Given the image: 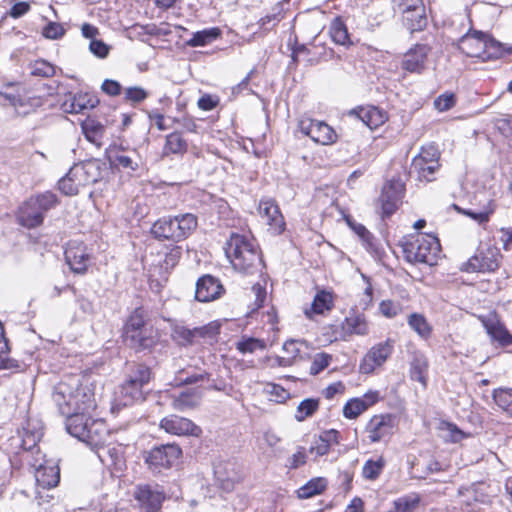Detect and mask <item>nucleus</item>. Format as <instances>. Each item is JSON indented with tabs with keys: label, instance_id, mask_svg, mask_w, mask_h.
<instances>
[{
	"label": "nucleus",
	"instance_id": "obj_1",
	"mask_svg": "<svg viewBox=\"0 0 512 512\" xmlns=\"http://www.w3.org/2000/svg\"><path fill=\"white\" fill-rule=\"evenodd\" d=\"M399 246L407 262L434 265L440 252L437 237L431 234H414L403 237Z\"/></svg>",
	"mask_w": 512,
	"mask_h": 512
},
{
	"label": "nucleus",
	"instance_id": "obj_2",
	"mask_svg": "<svg viewBox=\"0 0 512 512\" xmlns=\"http://www.w3.org/2000/svg\"><path fill=\"white\" fill-rule=\"evenodd\" d=\"M103 164L98 160H89L75 164L68 173L58 182L59 190L67 195L74 196L80 187L95 184L102 178Z\"/></svg>",
	"mask_w": 512,
	"mask_h": 512
},
{
	"label": "nucleus",
	"instance_id": "obj_3",
	"mask_svg": "<svg viewBox=\"0 0 512 512\" xmlns=\"http://www.w3.org/2000/svg\"><path fill=\"white\" fill-rule=\"evenodd\" d=\"M225 254L234 269L247 272L260 261L255 241L238 233L231 234L226 242Z\"/></svg>",
	"mask_w": 512,
	"mask_h": 512
},
{
	"label": "nucleus",
	"instance_id": "obj_4",
	"mask_svg": "<svg viewBox=\"0 0 512 512\" xmlns=\"http://www.w3.org/2000/svg\"><path fill=\"white\" fill-rule=\"evenodd\" d=\"M56 205L57 196L50 191L31 196L19 206L17 221L27 229L39 227L45 214Z\"/></svg>",
	"mask_w": 512,
	"mask_h": 512
},
{
	"label": "nucleus",
	"instance_id": "obj_5",
	"mask_svg": "<svg viewBox=\"0 0 512 512\" xmlns=\"http://www.w3.org/2000/svg\"><path fill=\"white\" fill-rule=\"evenodd\" d=\"M147 313L143 308H136L125 325L126 341L136 349H148L155 343L152 330L146 327Z\"/></svg>",
	"mask_w": 512,
	"mask_h": 512
},
{
	"label": "nucleus",
	"instance_id": "obj_6",
	"mask_svg": "<svg viewBox=\"0 0 512 512\" xmlns=\"http://www.w3.org/2000/svg\"><path fill=\"white\" fill-rule=\"evenodd\" d=\"M182 455L181 448L176 444H164L144 452V462L148 469L159 474L170 469Z\"/></svg>",
	"mask_w": 512,
	"mask_h": 512
},
{
	"label": "nucleus",
	"instance_id": "obj_7",
	"mask_svg": "<svg viewBox=\"0 0 512 512\" xmlns=\"http://www.w3.org/2000/svg\"><path fill=\"white\" fill-rule=\"evenodd\" d=\"M440 152L435 145L422 147L411 163V173H416L419 180L430 182L434 173L439 169Z\"/></svg>",
	"mask_w": 512,
	"mask_h": 512
},
{
	"label": "nucleus",
	"instance_id": "obj_8",
	"mask_svg": "<svg viewBox=\"0 0 512 512\" xmlns=\"http://www.w3.org/2000/svg\"><path fill=\"white\" fill-rule=\"evenodd\" d=\"M500 251L495 247L479 250L462 265V270L472 272H494L499 267Z\"/></svg>",
	"mask_w": 512,
	"mask_h": 512
},
{
	"label": "nucleus",
	"instance_id": "obj_9",
	"mask_svg": "<svg viewBox=\"0 0 512 512\" xmlns=\"http://www.w3.org/2000/svg\"><path fill=\"white\" fill-rule=\"evenodd\" d=\"M133 496L140 512H157L165 499L164 491L157 485H138Z\"/></svg>",
	"mask_w": 512,
	"mask_h": 512
},
{
	"label": "nucleus",
	"instance_id": "obj_10",
	"mask_svg": "<svg viewBox=\"0 0 512 512\" xmlns=\"http://www.w3.org/2000/svg\"><path fill=\"white\" fill-rule=\"evenodd\" d=\"M394 350V341L387 339L372 346L363 357L359 371L362 374H371L377 367H381Z\"/></svg>",
	"mask_w": 512,
	"mask_h": 512
},
{
	"label": "nucleus",
	"instance_id": "obj_11",
	"mask_svg": "<svg viewBox=\"0 0 512 512\" xmlns=\"http://www.w3.org/2000/svg\"><path fill=\"white\" fill-rule=\"evenodd\" d=\"M300 131L309 136L314 142L322 145H330L336 141L337 135L333 128L325 122L314 119H301Z\"/></svg>",
	"mask_w": 512,
	"mask_h": 512
},
{
	"label": "nucleus",
	"instance_id": "obj_12",
	"mask_svg": "<svg viewBox=\"0 0 512 512\" xmlns=\"http://www.w3.org/2000/svg\"><path fill=\"white\" fill-rule=\"evenodd\" d=\"M404 25L411 32L422 30L427 23L425 7L422 0H407L399 4Z\"/></svg>",
	"mask_w": 512,
	"mask_h": 512
},
{
	"label": "nucleus",
	"instance_id": "obj_13",
	"mask_svg": "<svg viewBox=\"0 0 512 512\" xmlns=\"http://www.w3.org/2000/svg\"><path fill=\"white\" fill-rule=\"evenodd\" d=\"M160 429L168 434L176 436H194L199 437L202 429L193 423L190 419L178 415H169L161 419Z\"/></svg>",
	"mask_w": 512,
	"mask_h": 512
},
{
	"label": "nucleus",
	"instance_id": "obj_14",
	"mask_svg": "<svg viewBox=\"0 0 512 512\" xmlns=\"http://www.w3.org/2000/svg\"><path fill=\"white\" fill-rule=\"evenodd\" d=\"M79 386V378L69 377L67 380L61 381L53 393V401L58 406L62 415L72 413V400L75 389Z\"/></svg>",
	"mask_w": 512,
	"mask_h": 512
},
{
	"label": "nucleus",
	"instance_id": "obj_15",
	"mask_svg": "<svg viewBox=\"0 0 512 512\" xmlns=\"http://www.w3.org/2000/svg\"><path fill=\"white\" fill-rule=\"evenodd\" d=\"M96 455L103 465L113 473L122 472L126 468L123 447L118 444H107L98 448Z\"/></svg>",
	"mask_w": 512,
	"mask_h": 512
},
{
	"label": "nucleus",
	"instance_id": "obj_16",
	"mask_svg": "<svg viewBox=\"0 0 512 512\" xmlns=\"http://www.w3.org/2000/svg\"><path fill=\"white\" fill-rule=\"evenodd\" d=\"M214 475L221 488L230 491L241 479L238 466L230 460H220L214 464Z\"/></svg>",
	"mask_w": 512,
	"mask_h": 512
},
{
	"label": "nucleus",
	"instance_id": "obj_17",
	"mask_svg": "<svg viewBox=\"0 0 512 512\" xmlns=\"http://www.w3.org/2000/svg\"><path fill=\"white\" fill-rule=\"evenodd\" d=\"M430 50V47L426 44H416L404 54L401 62L402 69L410 73L420 74L425 69Z\"/></svg>",
	"mask_w": 512,
	"mask_h": 512
},
{
	"label": "nucleus",
	"instance_id": "obj_18",
	"mask_svg": "<svg viewBox=\"0 0 512 512\" xmlns=\"http://www.w3.org/2000/svg\"><path fill=\"white\" fill-rule=\"evenodd\" d=\"M403 186L398 182H389L382 188L378 204L381 206L382 216L392 215L398 208L402 197Z\"/></svg>",
	"mask_w": 512,
	"mask_h": 512
},
{
	"label": "nucleus",
	"instance_id": "obj_19",
	"mask_svg": "<svg viewBox=\"0 0 512 512\" xmlns=\"http://www.w3.org/2000/svg\"><path fill=\"white\" fill-rule=\"evenodd\" d=\"M223 292L224 288L219 279L204 275L196 283L195 298L199 302H210L219 298Z\"/></svg>",
	"mask_w": 512,
	"mask_h": 512
},
{
	"label": "nucleus",
	"instance_id": "obj_20",
	"mask_svg": "<svg viewBox=\"0 0 512 512\" xmlns=\"http://www.w3.org/2000/svg\"><path fill=\"white\" fill-rule=\"evenodd\" d=\"M65 260L74 273L84 274L87 271L90 256L85 246L70 242L65 250Z\"/></svg>",
	"mask_w": 512,
	"mask_h": 512
},
{
	"label": "nucleus",
	"instance_id": "obj_21",
	"mask_svg": "<svg viewBox=\"0 0 512 512\" xmlns=\"http://www.w3.org/2000/svg\"><path fill=\"white\" fill-rule=\"evenodd\" d=\"M486 34L478 31L468 32L459 39L458 47L468 57L481 59L486 47Z\"/></svg>",
	"mask_w": 512,
	"mask_h": 512
},
{
	"label": "nucleus",
	"instance_id": "obj_22",
	"mask_svg": "<svg viewBox=\"0 0 512 512\" xmlns=\"http://www.w3.org/2000/svg\"><path fill=\"white\" fill-rule=\"evenodd\" d=\"M394 419L391 415H375L368 424L369 439L371 442H379L392 434Z\"/></svg>",
	"mask_w": 512,
	"mask_h": 512
},
{
	"label": "nucleus",
	"instance_id": "obj_23",
	"mask_svg": "<svg viewBox=\"0 0 512 512\" xmlns=\"http://www.w3.org/2000/svg\"><path fill=\"white\" fill-rule=\"evenodd\" d=\"M259 213L262 218L271 226L276 233H281L284 229V219L278 205L272 200H262L259 203Z\"/></svg>",
	"mask_w": 512,
	"mask_h": 512
},
{
	"label": "nucleus",
	"instance_id": "obj_24",
	"mask_svg": "<svg viewBox=\"0 0 512 512\" xmlns=\"http://www.w3.org/2000/svg\"><path fill=\"white\" fill-rule=\"evenodd\" d=\"M109 437V431L103 420L92 419L83 442L91 446L95 451L103 446Z\"/></svg>",
	"mask_w": 512,
	"mask_h": 512
},
{
	"label": "nucleus",
	"instance_id": "obj_25",
	"mask_svg": "<svg viewBox=\"0 0 512 512\" xmlns=\"http://www.w3.org/2000/svg\"><path fill=\"white\" fill-rule=\"evenodd\" d=\"M96 407L93 391L87 386L79 382V386L75 389L72 400V413H88Z\"/></svg>",
	"mask_w": 512,
	"mask_h": 512
},
{
	"label": "nucleus",
	"instance_id": "obj_26",
	"mask_svg": "<svg viewBox=\"0 0 512 512\" xmlns=\"http://www.w3.org/2000/svg\"><path fill=\"white\" fill-rule=\"evenodd\" d=\"M59 468L54 465H40L35 471L37 493L39 489H51L59 483Z\"/></svg>",
	"mask_w": 512,
	"mask_h": 512
},
{
	"label": "nucleus",
	"instance_id": "obj_27",
	"mask_svg": "<svg viewBox=\"0 0 512 512\" xmlns=\"http://www.w3.org/2000/svg\"><path fill=\"white\" fill-rule=\"evenodd\" d=\"M176 223V216L174 218L163 217L153 224L151 233L157 239H167L178 242L180 241V237L178 235V227Z\"/></svg>",
	"mask_w": 512,
	"mask_h": 512
},
{
	"label": "nucleus",
	"instance_id": "obj_28",
	"mask_svg": "<svg viewBox=\"0 0 512 512\" xmlns=\"http://www.w3.org/2000/svg\"><path fill=\"white\" fill-rule=\"evenodd\" d=\"M66 416L67 432L80 441H83L92 418L87 417L86 413L80 412H74Z\"/></svg>",
	"mask_w": 512,
	"mask_h": 512
},
{
	"label": "nucleus",
	"instance_id": "obj_29",
	"mask_svg": "<svg viewBox=\"0 0 512 512\" xmlns=\"http://www.w3.org/2000/svg\"><path fill=\"white\" fill-rule=\"evenodd\" d=\"M81 128L89 142L93 143L97 147L102 146V139L105 135L106 128L101 122L94 118L87 117L82 121Z\"/></svg>",
	"mask_w": 512,
	"mask_h": 512
},
{
	"label": "nucleus",
	"instance_id": "obj_30",
	"mask_svg": "<svg viewBox=\"0 0 512 512\" xmlns=\"http://www.w3.org/2000/svg\"><path fill=\"white\" fill-rule=\"evenodd\" d=\"M483 325L488 335L501 346H509L512 344V335L498 320L490 318L484 320Z\"/></svg>",
	"mask_w": 512,
	"mask_h": 512
},
{
	"label": "nucleus",
	"instance_id": "obj_31",
	"mask_svg": "<svg viewBox=\"0 0 512 512\" xmlns=\"http://www.w3.org/2000/svg\"><path fill=\"white\" fill-rule=\"evenodd\" d=\"M343 336L359 335L364 336L369 332V326L364 316L351 315L346 317L341 324Z\"/></svg>",
	"mask_w": 512,
	"mask_h": 512
},
{
	"label": "nucleus",
	"instance_id": "obj_32",
	"mask_svg": "<svg viewBox=\"0 0 512 512\" xmlns=\"http://www.w3.org/2000/svg\"><path fill=\"white\" fill-rule=\"evenodd\" d=\"M201 400V393L196 389H190L180 393L172 400L173 409L184 412L197 407Z\"/></svg>",
	"mask_w": 512,
	"mask_h": 512
},
{
	"label": "nucleus",
	"instance_id": "obj_33",
	"mask_svg": "<svg viewBox=\"0 0 512 512\" xmlns=\"http://www.w3.org/2000/svg\"><path fill=\"white\" fill-rule=\"evenodd\" d=\"M142 386L131 380H126L119 388V397L123 405H131L144 399Z\"/></svg>",
	"mask_w": 512,
	"mask_h": 512
},
{
	"label": "nucleus",
	"instance_id": "obj_34",
	"mask_svg": "<svg viewBox=\"0 0 512 512\" xmlns=\"http://www.w3.org/2000/svg\"><path fill=\"white\" fill-rule=\"evenodd\" d=\"M428 362L423 354L415 353L410 365V377L424 386L426 385V375Z\"/></svg>",
	"mask_w": 512,
	"mask_h": 512
},
{
	"label": "nucleus",
	"instance_id": "obj_35",
	"mask_svg": "<svg viewBox=\"0 0 512 512\" xmlns=\"http://www.w3.org/2000/svg\"><path fill=\"white\" fill-rule=\"evenodd\" d=\"M358 116L370 129H375L386 121L385 114L376 107L361 108Z\"/></svg>",
	"mask_w": 512,
	"mask_h": 512
},
{
	"label": "nucleus",
	"instance_id": "obj_36",
	"mask_svg": "<svg viewBox=\"0 0 512 512\" xmlns=\"http://www.w3.org/2000/svg\"><path fill=\"white\" fill-rule=\"evenodd\" d=\"M327 486V480L323 477L311 479L297 490L300 499H308L322 493Z\"/></svg>",
	"mask_w": 512,
	"mask_h": 512
},
{
	"label": "nucleus",
	"instance_id": "obj_37",
	"mask_svg": "<svg viewBox=\"0 0 512 512\" xmlns=\"http://www.w3.org/2000/svg\"><path fill=\"white\" fill-rule=\"evenodd\" d=\"M221 32L219 28H210L202 31L195 32L191 39L186 44L189 47H200L205 46L220 36Z\"/></svg>",
	"mask_w": 512,
	"mask_h": 512
},
{
	"label": "nucleus",
	"instance_id": "obj_38",
	"mask_svg": "<svg viewBox=\"0 0 512 512\" xmlns=\"http://www.w3.org/2000/svg\"><path fill=\"white\" fill-rule=\"evenodd\" d=\"M178 235L180 241L186 239L197 227V217L194 214L186 213L176 216Z\"/></svg>",
	"mask_w": 512,
	"mask_h": 512
},
{
	"label": "nucleus",
	"instance_id": "obj_39",
	"mask_svg": "<svg viewBox=\"0 0 512 512\" xmlns=\"http://www.w3.org/2000/svg\"><path fill=\"white\" fill-rule=\"evenodd\" d=\"M408 324L420 337L426 339L431 335L432 328L422 314L412 313L408 316Z\"/></svg>",
	"mask_w": 512,
	"mask_h": 512
},
{
	"label": "nucleus",
	"instance_id": "obj_40",
	"mask_svg": "<svg viewBox=\"0 0 512 512\" xmlns=\"http://www.w3.org/2000/svg\"><path fill=\"white\" fill-rule=\"evenodd\" d=\"M187 150V143L178 132L170 133L166 136V143L164 146L165 154H183Z\"/></svg>",
	"mask_w": 512,
	"mask_h": 512
},
{
	"label": "nucleus",
	"instance_id": "obj_41",
	"mask_svg": "<svg viewBox=\"0 0 512 512\" xmlns=\"http://www.w3.org/2000/svg\"><path fill=\"white\" fill-rule=\"evenodd\" d=\"M330 35L332 40L339 45H350L352 44L347 27L340 19H335L330 25Z\"/></svg>",
	"mask_w": 512,
	"mask_h": 512
},
{
	"label": "nucleus",
	"instance_id": "obj_42",
	"mask_svg": "<svg viewBox=\"0 0 512 512\" xmlns=\"http://www.w3.org/2000/svg\"><path fill=\"white\" fill-rule=\"evenodd\" d=\"M385 466V460L383 457H379L377 460H367L362 468V475L367 480H376Z\"/></svg>",
	"mask_w": 512,
	"mask_h": 512
},
{
	"label": "nucleus",
	"instance_id": "obj_43",
	"mask_svg": "<svg viewBox=\"0 0 512 512\" xmlns=\"http://www.w3.org/2000/svg\"><path fill=\"white\" fill-rule=\"evenodd\" d=\"M497 406L512 417V389H498L493 393Z\"/></svg>",
	"mask_w": 512,
	"mask_h": 512
},
{
	"label": "nucleus",
	"instance_id": "obj_44",
	"mask_svg": "<svg viewBox=\"0 0 512 512\" xmlns=\"http://www.w3.org/2000/svg\"><path fill=\"white\" fill-rule=\"evenodd\" d=\"M319 407L317 399L308 398L300 402L297 407L295 418L297 421H304L306 418L312 416Z\"/></svg>",
	"mask_w": 512,
	"mask_h": 512
},
{
	"label": "nucleus",
	"instance_id": "obj_45",
	"mask_svg": "<svg viewBox=\"0 0 512 512\" xmlns=\"http://www.w3.org/2000/svg\"><path fill=\"white\" fill-rule=\"evenodd\" d=\"M332 295L326 291L318 292L313 300L311 310L316 314H322L332 308Z\"/></svg>",
	"mask_w": 512,
	"mask_h": 512
},
{
	"label": "nucleus",
	"instance_id": "obj_46",
	"mask_svg": "<svg viewBox=\"0 0 512 512\" xmlns=\"http://www.w3.org/2000/svg\"><path fill=\"white\" fill-rule=\"evenodd\" d=\"M8 349V342L4 335V328L0 322V370L19 368V363L17 360L2 356V354L6 353Z\"/></svg>",
	"mask_w": 512,
	"mask_h": 512
},
{
	"label": "nucleus",
	"instance_id": "obj_47",
	"mask_svg": "<svg viewBox=\"0 0 512 512\" xmlns=\"http://www.w3.org/2000/svg\"><path fill=\"white\" fill-rule=\"evenodd\" d=\"M172 336L182 346H191L197 342L195 329H188L184 326H176Z\"/></svg>",
	"mask_w": 512,
	"mask_h": 512
},
{
	"label": "nucleus",
	"instance_id": "obj_48",
	"mask_svg": "<svg viewBox=\"0 0 512 512\" xmlns=\"http://www.w3.org/2000/svg\"><path fill=\"white\" fill-rule=\"evenodd\" d=\"M98 100L88 94H79L73 98L71 103V113H82L86 109L94 108Z\"/></svg>",
	"mask_w": 512,
	"mask_h": 512
},
{
	"label": "nucleus",
	"instance_id": "obj_49",
	"mask_svg": "<svg viewBox=\"0 0 512 512\" xmlns=\"http://www.w3.org/2000/svg\"><path fill=\"white\" fill-rule=\"evenodd\" d=\"M485 44L486 47L484 48L483 55H481V60L487 61L491 59H498L503 55L504 50L502 44L491 39L488 35L486 36Z\"/></svg>",
	"mask_w": 512,
	"mask_h": 512
},
{
	"label": "nucleus",
	"instance_id": "obj_50",
	"mask_svg": "<svg viewBox=\"0 0 512 512\" xmlns=\"http://www.w3.org/2000/svg\"><path fill=\"white\" fill-rule=\"evenodd\" d=\"M110 162L123 169L131 171H135L139 166L137 160L134 157L122 152H116L112 157H110Z\"/></svg>",
	"mask_w": 512,
	"mask_h": 512
},
{
	"label": "nucleus",
	"instance_id": "obj_51",
	"mask_svg": "<svg viewBox=\"0 0 512 512\" xmlns=\"http://www.w3.org/2000/svg\"><path fill=\"white\" fill-rule=\"evenodd\" d=\"M417 495H406L394 501L395 512H413L419 504Z\"/></svg>",
	"mask_w": 512,
	"mask_h": 512
},
{
	"label": "nucleus",
	"instance_id": "obj_52",
	"mask_svg": "<svg viewBox=\"0 0 512 512\" xmlns=\"http://www.w3.org/2000/svg\"><path fill=\"white\" fill-rule=\"evenodd\" d=\"M150 369L143 364L134 365V369L127 380H131L140 386H144L150 380Z\"/></svg>",
	"mask_w": 512,
	"mask_h": 512
},
{
	"label": "nucleus",
	"instance_id": "obj_53",
	"mask_svg": "<svg viewBox=\"0 0 512 512\" xmlns=\"http://www.w3.org/2000/svg\"><path fill=\"white\" fill-rule=\"evenodd\" d=\"M365 410V404L362 402V400H360V398H354L345 404L343 408V414L348 419H355Z\"/></svg>",
	"mask_w": 512,
	"mask_h": 512
},
{
	"label": "nucleus",
	"instance_id": "obj_54",
	"mask_svg": "<svg viewBox=\"0 0 512 512\" xmlns=\"http://www.w3.org/2000/svg\"><path fill=\"white\" fill-rule=\"evenodd\" d=\"M149 93L143 89L142 87L132 86L128 87L124 90V99L125 101L131 103L132 105L143 102Z\"/></svg>",
	"mask_w": 512,
	"mask_h": 512
},
{
	"label": "nucleus",
	"instance_id": "obj_55",
	"mask_svg": "<svg viewBox=\"0 0 512 512\" xmlns=\"http://www.w3.org/2000/svg\"><path fill=\"white\" fill-rule=\"evenodd\" d=\"M30 73L34 76L52 77L55 73L54 66L44 60L35 61L30 66Z\"/></svg>",
	"mask_w": 512,
	"mask_h": 512
},
{
	"label": "nucleus",
	"instance_id": "obj_56",
	"mask_svg": "<svg viewBox=\"0 0 512 512\" xmlns=\"http://www.w3.org/2000/svg\"><path fill=\"white\" fill-rule=\"evenodd\" d=\"M195 329L196 339L202 338L206 341H213L216 336L219 334V325L216 323H209L202 327H197Z\"/></svg>",
	"mask_w": 512,
	"mask_h": 512
},
{
	"label": "nucleus",
	"instance_id": "obj_57",
	"mask_svg": "<svg viewBox=\"0 0 512 512\" xmlns=\"http://www.w3.org/2000/svg\"><path fill=\"white\" fill-rule=\"evenodd\" d=\"M332 356L327 353H317L310 366V374L317 375L329 366Z\"/></svg>",
	"mask_w": 512,
	"mask_h": 512
},
{
	"label": "nucleus",
	"instance_id": "obj_58",
	"mask_svg": "<svg viewBox=\"0 0 512 512\" xmlns=\"http://www.w3.org/2000/svg\"><path fill=\"white\" fill-rule=\"evenodd\" d=\"M265 342L256 338H247L237 343V349L242 353H253L265 349Z\"/></svg>",
	"mask_w": 512,
	"mask_h": 512
},
{
	"label": "nucleus",
	"instance_id": "obj_59",
	"mask_svg": "<svg viewBox=\"0 0 512 512\" xmlns=\"http://www.w3.org/2000/svg\"><path fill=\"white\" fill-rule=\"evenodd\" d=\"M265 392L270 395L271 400L278 403L284 402L289 397V392L275 383L266 384Z\"/></svg>",
	"mask_w": 512,
	"mask_h": 512
},
{
	"label": "nucleus",
	"instance_id": "obj_60",
	"mask_svg": "<svg viewBox=\"0 0 512 512\" xmlns=\"http://www.w3.org/2000/svg\"><path fill=\"white\" fill-rule=\"evenodd\" d=\"M347 223L349 227L361 238V240L368 246L372 247L373 243V236L372 234L366 229V227L360 223H356L350 219H347Z\"/></svg>",
	"mask_w": 512,
	"mask_h": 512
},
{
	"label": "nucleus",
	"instance_id": "obj_61",
	"mask_svg": "<svg viewBox=\"0 0 512 512\" xmlns=\"http://www.w3.org/2000/svg\"><path fill=\"white\" fill-rule=\"evenodd\" d=\"M65 34L64 27L57 22H49L44 26L42 35L47 39H59Z\"/></svg>",
	"mask_w": 512,
	"mask_h": 512
},
{
	"label": "nucleus",
	"instance_id": "obj_62",
	"mask_svg": "<svg viewBox=\"0 0 512 512\" xmlns=\"http://www.w3.org/2000/svg\"><path fill=\"white\" fill-rule=\"evenodd\" d=\"M495 208H496L495 201L491 200L488 203V207L484 211H480V212L465 211L464 213L481 224V223H485L488 221L489 216L494 212Z\"/></svg>",
	"mask_w": 512,
	"mask_h": 512
},
{
	"label": "nucleus",
	"instance_id": "obj_63",
	"mask_svg": "<svg viewBox=\"0 0 512 512\" xmlns=\"http://www.w3.org/2000/svg\"><path fill=\"white\" fill-rule=\"evenodd\" d=\"M456 103V99L454 94H442L437 97L434 101V107L440 111L444 112L451 109Z\"/></svg>",
	"mask_w": 512,
	"mask_h": 512
},
{
	"label": "nucleus",
	"instance_id": "obj_64",
	"mask_svg": "<svg viewBox=\"0 0 512 512\" xmlns=\"http://www.w3.org/2000/svg\"><path fill=\"white\" fill-rule=\"evenodd\" d=\"M307 455L304 447H298L297 451L288 458L286 467L297 469L306 463Z\"/></svg>",
	"mask_w": 512,
	"mask_h": 512
}]
</instances>
